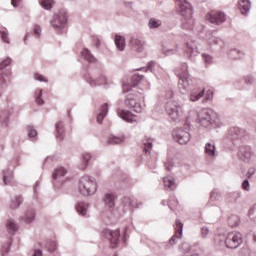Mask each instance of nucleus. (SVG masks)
Segmentation results:
<instances>
[{"mask_svg": "<svg viewBox=\"0 0 256 256\" xmlns=\"http://www.w3.org/2000/svg\"><path fill=\"white\" fill-rule=\"evenodd\" d=\"M197 121L205 129H217L221 127L219 115L211 108H202L197 112Z\"/></svg>", "mask_w": 256, "mask_h": 256, "instance_id": "nucleus-1", "label": "nucleus"}, {"mask_svg": "<svg viewBox=\"0 0 256 256\" xmlns=\"http://www.w3.org/2000/svg\"><path fill=\"white\" fill-rule=\"evenodd\" d=\"M178 13L183 17L182 29L190 31L193 29L195 21L193 20V6L188 0H175Z\"/></svg>", "mask_w": 256, "mask_h": 256, "instance_id": "nucleus-2", "label": "nucleus"}, {"mask_svg": "<svg viewBox=\"0 0 256 256\" xmlns=\"http://www.w3.org/2000/svg\"><path fill=\"white\" fill-rule=\"evenodd\" d=\"M175 74L177 75L179 91L182 95H187L189 91L193 88V79L189 75V70L186 63H182L176 70Z\"/></svg>", "mask_w": 256, "mask_h": 256, "instance_id": "nucleus-3", "label": "nucleus"}, {"mask_svg": "<svg viewBox=\"0 0 256 256\" xmlns=\"http://www.w3.org/2000/svg\"><path fill=\"white\" fill-rule=\"evenodd\" d=\"M169 96L170 99L165 104V111L171 121H181V117H183V104L173 99V92H170Z\"/></svg>", "mask_w": 256, "mask_h": 256, "instance_id": "nucleus-4", "label": "nucleus"}, {"mask_svg": "<svg viewBox=\"0 0 256 256\" xmlns=\"http://www.w3.org/2000/svg\"><path fill=\"white\" fill-rule=\"evenodd\" d=\"M78 191L84 197H89V195H95L97 193V180L93 176H83L78 185Z\"/></svg>", "mask_w": 256, "mask_h": 256, "instance_id": "nucleus-5", "label": "nucleus"}, {"mask_svg": "<svg viewBox=\"0 0 256 256\" xmlns=\"http://www.w3.org/2000/svg\"><path fill=\"white\" fill-rule=\"evenodd\" d=\"M67 20V11L60 10L52 17L50 25L59 35H63L67 29Z\"/></svg>", "mask_w": 256, "mask_h": 256, "instance_id": "nucleus-6", "label": "nucleus"}, {"mask_svg": "<svg viewBox=\"0 0 256 256\" xmlns=\"http://www.w3.org/2000/svg\"><path fill=\"white\" fill-rule=\"evenodd\" d=\"M9 65H11V58H6L0 63V97L1 93L7 89V81L11 75V70L7 69Z\"/></svg>", "mask_w": 256, "mask_h": 256, "instance_id": "nucleus-7", "label": "nucleus"}, {"mask_svg": "<svg viewBox=\"0 0 256 256\" xmlns=\"http://www.w3.org/2000/svg\"><path fill=\"white\" fill-rule=\"evenodd\" d=\"M243 243V234L240 232H230L226 236L225 245L227 249H237Z\"/></svg>", "mask_w": 256, "mask_h": 256, "instance_id": "nucleus-8", "label": "nucleus"}, {"mask_svg": "<svg viewBox=\"0 0 256 256\" xmlns=\"http://www.w3.org/2000/svg\"><path fill=\"white\" fill-rule=\"evenodd\" d=\"M172 137L179 145H187L191 141V134L185 128H176L172 133Z\"/></svg>", "mask_w": 256, "mask_h": 256, "instance_id": "nucleus-9", "label": "nucleus"}, {"mask_svg": "<svg viewBox=\"0 0 256 256\" xmlns=\"http://www.w3.org/2000/svg\"><path fill=\"white\" fill-rule=\"evenodd\" d=\"M85 81L90 85V87H99L100 85H104L105 89L109 87V79L107 76L100 75L98 78L93 77L91 74H84Z\"/></svg>", "mask_w": 256, "mask_h": 256, "instance_id": "nucleus-10", "label": "nucleus"}, {"mask_svg": "<svg viewBox=\"0 0 256 256\" xmlns=\"http://www.w3.org/2000/svg\"><path fill=\"white\" fill-rule=\"evenodd\" d=\"M102 235L105 237V239L110 241L111 248L116 249V247L119 245V237H121V232L119 230H110L106 228L102 230Z\"/></svg>", "mask_w": 256, "mask_h": 256, "instance_id": "nucleus-11", "label": "nucleus"}, {"mask_svg": "<svg viewBox=\"0 0 256 256\" xmlns=\"http://www.w3.org/2000/svg\"><path fill=\"white\" fill-rule=\"evenodd\" d=\"M125 106L133 109L135 113H143V105L137 101V94H128L125 100Z\"/></svg>", "mask_w": 256, "mask_h": 256, "instance_id": "nucleus-12", "label": "nucleus"}, {"mask_svg": "<svg viewBox=\"0 0 256 256\" xmlns=\"http://www.w3.org/2000/svg\"><path fill=\"white\" fill-rule=\"evenodd\" d=\"M251 157H253V150L251 149V146L244 145L239 147L238 159H240V161L250 163Z\"/></svg>", "mask_w": 256, "mask_h": 256, "instance_id": "nucleus-13", "label": "nucleus"}, {"mask_svg": "<svg viewBox=\"0 0 256 256\" xmlns=\"http://www.w3.org/2000/svg\"><path fill=\"white\" fill-rule=\"evenodd\" d=\"M176 233L170 238L169 245L173 247V245H177V241L183 237V223L181 221L176 220Z\"/></svg>", "mask_w": 256, "mask_h": 256, "instance_id": "nucleus-14", "label": "nucleus"}, {"mask_svg": "<svg viewBox=\"0 0 256 256\" xmlns=\"http://www.w3.org/2000/svg\"><path fill=\"white\" fill-rule=\"evenodd\" d=\"M208 21L213 25H221V23H225V13L212 11L208 14Z\"/></svg>", "mask_w": 256, "mask_h": 256, "instance_id": "nucleus-15", "label": "nucleus"}, {"mask_svg": "<svg viewBox=\"0 0 256 256\" xmlns=\"http://www.w3.org/2000/svg\"><path fill=\"white\" fill-rule=\"evenodd\" d=\"M130 46L133 51H136V53H143V51H145V40L137 37H131Z\"/></svg>", "mask_w": 256, "mask_h": 256, "instance_id": "nucleus-16", "label": "nucleus"}, {"mask_svg": "<svg viewBox=\"0 0 256 256\" xmlns=\"http://www.w3.org/2000/svg\"><path fill=\"white\" fill-rule=\"evenodd\" d=\"M141 81H143V75L134 74L131 77L130 83L123 85L124 93H129V91H131L133 89V87H137V85H139V83H141Z\"/></svg>", "mask_w": 256, "mask_h": 256, "instance_id": "nucleus-17", "label": "nucleus"}, {"mask_svg": "<svg viewBox=\"0 0 256 256\" xmlns=\"http://www.w3.org/2000/svg\"><path fill=\"white\" fill-rule=\"evenodd\" d=\"M245 137V130L239 127H233L228 131V138L231 141H238V139H243Z\"/></svg>", "mask_w": 256, "mask_h": 256, "instance_id": "nucleus-18", "label": "nucleus"}, {"mask_svg": "<svg viewBox=\"0 0 256 256\" xmlns=\"http://www.w3.org/2000/svg\"><path fill=\"white\" fill-rule=\"evenodd\" d=\"M121 207H123L124 213H127V211L133 212V209L139 206L131 197H124L121 203Z\"/></svg>", "mask_w": 256, "mask_h": 256, "instance_id": "nucleus-19", "label": "nucleus"}, {"mask_svg": "<svg viewBox=\"0 0 256 256\" xmlns=\"http://www.w3.org/2000/svg\"><path fill=\"white\" fill-rule=\"evenodd\" d=\"M35 209L30 208L26 210L24 216L20 217V221H24L26 225H29V223H33L35 221Z\"/></svg>", "mask_w": 256, "mask_h": 256, "instance_id": "nucleus-20", "label": "nucleus"}, {"mask_svg": "<svg viewBox=\"0 0 256 256\" xmlns=\"http://www.w3.org/2000/svg\"><path fill=\"white\" fill-rule=\"evenodd\" d=\"M118 115L121 119H123V121H126L127 123H135V119H133L135 115H133V113H131L129 110L119 109Z\"/></svg>", "mask_w": 256, "mask_h": 256, "instance_id": "nucleus-21", "label": "nucleus"}, {"mask_svg": "<svg viewBox=\"0 0 256 256\" xmlns=\"http://www.w3.org/2000/svg\"><path fill=\"white\" fill-rule=\"evenodd\" d=\"M164 188L167 191H174V189H177V184L175 183V178L171 176H166L163 178Z\"/></svg>", "mask_w": 256, "mask_h": 256, "instance_id": "nucleus-22", "label": "nucleus"}, {"mask_svg": "<svg viewBox=\"0 0 256 256\" xmlns=\"http://www.w3.org/2000/svg\"><path fill=\"white\" fill-rule=\"evenodd\" d=\"M44 247L49 251V253H52V256H60L59 252H57V242L48 240L44 244Z\"/></svg>", "mask_w": 256, "mask_h": 256, "instance_id": "nucleus-23", "label": "nucleus"}, {"mask_svg": "<svg viewBox=\"0 0 256 256\" xmlns=\"http://www.w3.org/2000/svg\"><path fill=\"white\" fill-rule=\"evenodd\" d=\"M239 9L243 15H249V11H251V1L239 0Z\"/></svg>", "mask_w": 256, "mask_h": 256, "instance_id": "nucleus-24", "label": "nucleus"}, {"mask_svg": "<svg viewBox=\"0 0 256 256\" xmlns=\"http://www.w3.org/2000/svg\"><path fill=\"white\" fill-rule=\"evenodd\" d=\"M6 229L10 235H15L19 231V224H16L13 220H7Z\"/></svg>", "mask_w": 256, "mask_h": 256, "instance_id": "nucleus-25", "label": "nucleus"}, {"mask_svg": "<svg viewBox=\"0 0 256 256\" xmlns=\"http://www.w3.org/2000/svg\"><path fill=\"white\" fill-rule=\"evenodd\" d=\"M76 211L79 213V215H82V217H85L87 215V211L89 209V204L85 202H78L76 204Z\"/></svg>", "mask_w": 256, "mask_h": 256, "instance_id": "nucleus-26", "label": "nucleus"}, {"mask_svg": "<svg viewBox=\"0 0 256 256\" xmlns=\"http://www.w3.org/2000/svg\"><path fill=\"white\" fill-rule=\"evenodd\" d=\"M116 48L118 49V51H125V37L116 34L115 35V39H114Z\"/></svg>", "mask_w": 256, "mask_h": 256, "instance_id": "nucleus-27", "label": "nucleus"}, {"mask_svg": "<svg viewBox=\"0 0 256 256\" xmlns=\"http://www.w3.org/2000/svg\"><path fill=\"white\" fill-rule=\"evenodd\" d=\"M107 113H109V104L105 103L102 105L101 110L99 114L97 115V122L98 123H103V119L107 116Z\"/></svg>", "mask_w": 256, "mask_h": 256, "instance_id": "nucleus-28", "label": "nucleus"}, {"mask_svg": "<svg viewBox=\"0 0 256 256\" xmlns=\"http://www.w3.org/2000/svg\"><path fill=\"white\" fill-rule=\"evenodd\" d=\"M188 93H191L189 100L195 103V101H199L200 98L203 97V95H205V89L199 91L198 93L193 91V82H192V88Z\"/></svg>", "mask_w": 256, "mask_h": 256, "instance_id": "nucleus-29", "label": "nucleus"}, {"mask_svg": "<svg viewBox=\"0 0 256 256\" xmlns=\"http://www.w3.org/2000/svg\"><path fill=\"white\" fill-rule=\"evenodd\" d=\"M204 153L207 155V157H215V142L206 143Z\"/></svg>", "mask_w": 256, "mask_h": 256, "instance_id": "nucleus-30", "label": "nucleus"}, {"mask_svg": "<svg viewBox=\"0 0 256 256\" xmlns=\"http://www.w3.org/2000/svg\"><path fill=\"white\" fill-rule=\"evenodd\" d=\"M65 175H67V169H65L62 166H59L54 170L52 177L54 181H57V179H61V177H65Z\"/></svg>", "mask_w": 256, "mask_h": 256, "instance_id": "nucleus-31", "label": "nucleus"}, {"mask_svg": "<svg viewBox=\"0 0 256 256\" xmlns=\"http://www.w3.org/2000/svg\"><path fill=\"white\" fill-rule=\"evenodd\" d=\"M56 128V137L57 139H59L60 141H63V137H65V128L63 125V122L59 121L56 123L55 125Z\"/></svg>", "mask_w": 256, "mask_h": 256, "instance_id": "nucleus-32", "label": "nucleus"}, {"mask_svg": "<svg viewBox=\"0 0 256 256\" xmlns=\"http://www.w3.org/2000/svg\"><path fill=\"white\" fill-rule=\"evenodd\" d=\"M123 141H125V137L111 135V136H109L107 143H108V145H119V144L123 143Z\"/></svg>", "mask_w": 256, "mask_h": 256, "instance_id": "nucleus-33", "label": "nucleus"}, {"mask_svg": "<svg viewBox=\"0 0 256 256\" xmlns=\"http://www.w3.org/2000/svg\"><path fill=\"white\" fill-rule=\"evenodd\" d=\"M22 204H23V197L15 196L10 201V209H19V207H21Z\"/></svg>", "mask_w": 256, "mask_h": 256, "instance_id": "nucleus-34", "label": "nucleus"}, {"mask_svg": "<svg viewBox=\"0 0 256 256\" xmlns=\"http://www.w3.org/2000/svg\"><path fill=\"white\" fill-rule=\"evenodd\" d=\"M104 203L110 209L115 207V195L111 193L106 194L104 197Z\"/></svg>", "mask_w": 256, "mask_h": 256, "instance_id": "nucleus-35", "label": "nucleus"}, {"mask_svg": "<svg viewBox=\"0 0 256 256\" xmlns=\"http://www.w3.org/2000/svg\"><path fill=\"white\" fill-rule=\"evenodd\" d=\"M229 57L230 59L237 61V59H243V57H245V53L241 50L233 49L229 52Z\"/></svg>", "mask_w": 256, "mask_h": 256, "instance_id": "nucleus-36", "label": "nucleus"}, {"mask_svg": "<svg viewBox=\"0 0 256 256\" xmlns=\"http://www.w3.org/2000/svg\"><path fill=\"white\" fill-rule=\"evenodd\" d=\"M82 57H84V59L86 61H88L89 63H95L96 59L95 56H93V54H91V51H89V49L84 48L81 52Z\"/></svg>", "mask_w": 256, "mask_h": 256, "instance_id": "nucleus-37", "label": "nucleus"}, {"mask_svg": "<svg viewBox=\"0 0 256 256\" xmlns=\"http://www.w3.org/2000/svg\"><path fill=\"white\" fill-rule=\"evenodd\" d=\"M163 25V22L157 18H150L148 21L149 29H159Z\"/></svg>", "mask_w": 256, "mask_h": 256, "instance_id": "nucleus-38", "label": "nucleus"}, {"mask_svg": "<svg viewBox=\"0 0 256 256\" xmlns=\"http://www.w3.org/2000/svg\"><path fill=\"white\" fill-rule=\"evenodd\" d=\"M39 4L41 5L42 9H45L46 11H51V9H53V5H55V1H53V0H40Z\"/></svg>", "mask_w": 256, "mask_h": 256, "instance_id": "nucleus-39", "label": "nucleus"}, {"mask_svg": "<svg viewBox=\"0 0 256 256\" xmlns=\"http://www.w3.org/2000/svg\"><path fill=\"white\" fill-rule=\"evenodd\" d=\"M0 36L3 43H6L7 45H11V39L9 38V31H7V28L0 29Z\"/></svg>", "mask_w": 256, "mask_h": 256, "instance_id": "nucleus-40", "label": "nucleus"}, {"mask_svg": "<svg viewBox=\"0 0 256 256\" xmlns=\"http://www.w3.org/2000/svg\"><path fill=\"white\" fill-rule=\"evenodd\" d=\"M186 53L189 57H195L197 56V51L195 50L196 47H195V43H187L186 44Z\"/></svg>", "mask_w": 256, "mask_h": 256, "instance_id": "nucleus-41", "label": "nucleus"}, {"mask_svg": "<svg viewBox=\"0 0 256 256\" xmlns=\"http://www.w3.org/2000/svg\"><path fill=\"white\" fill-rule=\"evenodd\" d=\"M4 185H13V172L7 171L3 174Z\"/></svg>", "mask_w": 256, "mask_h": 256, "instance_id": "nucleus-42", "label": "nucleus"}, {"mask_svg": "<svg viewBox=\"0 0 256 256\" xmlns=\"http://www.w3.org/2000/svg\"><path fill=\"white\" fill-rule=\"evenodd\" d=\"M9 117H11V114L9 111H3L0 113V123L1 125H9Z\"/></svg>", "mask_w": 256, "mask_h": 256, "instance_id": "nucleus-43", "label": "nucleus"}, {"mask_svg": "<svg viewBox=\"0 0 256 256\" xmlns=\"http://www.w3.org/2000/svg\"><path fill=\"white\" fill-rule=\"evenodd\" d=\"M82 161L83 163L80 165V169H82L83 171L87 169V165H89V161H91V154L90 153L82 154Z\"/></svg>", "mask_w": 256, "mask_h": 256, "instance_id": "nucleus-44", "label": "nucleus"}, {"mask_svg": "<svg viewBox=\"0 0 256 256\" xmlns=\"http://www.w3.org/2000/svg\"><path fill=\"white\" fill-rule=\"evenodd\" d=\"M43 89H38L35 91V102L37 105H45V100H43Z\"/></svg>", "mask_w": 256, "mask_h": 256, "instance_id": "nucleus-45", "label": "nucleus"}, {"mask_svg": "<svg viewBox=\"0 0 256 256\" xmlns=\"http://www.w3.org/2000/svg\"><path fill=\"white\" fill-rule=\"evenodd\" d=\"M228 225H230V227H237L239 225V217L238 216H231L228 219Z\"/></svg>", "mask_w": 256, "mask_h": 256, "instance_id": "nucleus-46", "label": "nucleus"}, {"mask_svg": "<svg viewBox=\"0 0 256 256\" xmlns=\"http://www.w3.org/2000/svg\"><path fill=\"white\" fill-rule=\"evenodd\" d=\"M27 131H28V137L30 139H36L37 138V130L33 126H28Z\"/></svg>", "mask_w": 256, "mask_h": 256, "instance_id": "nucleus-47", "label": "nucleus"}, {"mask_svg": "<svg viewBox=\"0 0 256 256\" xmlns=\"http://www.w3.org/2000/svg\"><path fill=\"white\" fill-rule=\"evenodd\" d=\"M221 198V193H219L217 190H213L210 194L211 201H219Z\"/></svg>", "mask_w": 256, "mask_h": 256, "instance_id": "nucleus-48", "label": "nucleus"}, {"mask_svg": "<svg viewBox=\"0 0 256 256\" xmlns=\"http://www.w3.org/2000/svg\"><path fill=\"white\" fill-rule=\"evenodd\" d=\"M155 67V61H150L147 64L146 68H140L142 71H145L146 73L150 71V73H153V68Z\"/></svg>", "mask_w": 256, "mask_h": 256, "instance_id": "nucleus-49", "label": "nucleus"}, {"mask_svg": "<svg viewBox=\"0 0 256 256\" xmlns=\"http://www.w3.org/2000/svg\"><path fill=\"white\" fill-rule=\"evenodd\" d=\"M202 59L205 65H211L213 63V57L209 54H202Z\"/></svg>", "mask_w": 256, "mask_h": 256, "instance_id": "nucleus-50", "label": "nucleus"}, {"mask_svg": "<svg viewBox=\"0 0 256 256\" xmlns=\"http://www.w3.org/2000/svg\"><path fill=\"white\" fill-rule=\"evenodd\" d=\"M213 43L214 45H219L220 49H224L225 48V41H223V39L221 38H213Z\"/></svg>", "mask_w": 256, "mask_h": 256, "instance_id": "nucleus-51", "label": "nucleus"}, {"mask_svg": "<svg viewBox=\"0 0 256 256\" xmlns=\"http://www.w3.org/2000/svg\"><path fill=\"white\" fill-rule=\"evenodd\" d=\"M151 149H153V143L149 141L145 142L143 148L144 153H151Z\"/></svg>", "mask_w": 256, "mask_h": 256, "instance_id": "nucleus-52", "label": "nucleus"}, {"mask_svg": "<svg viewBox=\"0 0 256 256\" xmlns=\"http://www.w3.org/2000/svg\"><path fill=\"white\" fill-rule=\"evenodd\" d=\"M11 251V242H7L6 245L2 246V256H5L6 253H9Z\"/></svg>", "mask_w": 256, "mask_h": 256, "instance_id": "nucleus-53", "label": "nucleus"}, {"mask_svg": "<svg viewBox=\"0 0 256 256\" xmlns=\"http://www.w3.org/2000/svg\"><path fill=\"white\" fill-rule=\"evenodd\" d=\"M180 249H182V251L185 253H189L191 251V245H189L187 242H184L181 244Z\"/></svg>", "mask_w": 256, "mask_h": 256, "instance_id": "nucleus-54", "label": "nucleus"}, {"mask_svg": "<svg viewBox=\"0 0 256 256\" xmlns=\"http://www.w3.org/2000/svg\"><path fill=\"white\" fill-rule=\"evenodd\" d=\"M33 31L36 37H41V33H42L41 26H39L38 24H35Z\"/></svg>", "mask_w": 256, "mask_h": 256, "instance_id": "nucleus-55", "label": "nucleus"}, {"mask_svg": "<svg viewBox=\"0 0 256 256\" xmlns=\"http://www.w3.org/2000/svg\"><path fill=\"white\" fill-rule=\"evenodd\" d=\"M255 173H256L255 167L249 168L247 173H246L247 179H251V177H253V175H255Z\"/></svg>", "mask_w": 256, "mask_h": 256, "instance_id": "nucleus-56", "label": "nucleus"}, {"mask_svg": "<svg viewBox=\"0 0 256 256\" xmlns=\"http://www.w3.org/2000/svg\"><path fill=\"white\" fill-rule=\"evenodd\" d=\"M207 235H209V228L202 227L201 228V237H202V239H207Z\"/></svg>", "mask_w": 256, "mask_h": 256, "instance_id": "nucleus-57", "label": "nucleus"}, {"mask_svg": "<svg viewBox=\"0 0 256 256\" xmlns=\"http://www.w3.org/2000/svg\"><path fill=\"white\" fill-rule=\"evenodd\" d=\"M244 81L246 85H253V83H255V78H253L252 76H246L244 77Z\"/></svg>", "mask_w": 256, "mask_h": 256, "instance_id": "nucleus-58", "label": "nucleus"}, {"mask_svg": "<svg viewBox=\"0 0 256 256\" xmlns=\"http://www.w3.org/2000/svg\"><path fill=\"white\" fill-rule=\"evenodd\" d=\"M34 79L36 80V81H40V82H44V83H47V79H45L44 77H43V75H40V74H35L34 75Z\"/></svg>", "mask_w": 256, "mask_h": 256, "instance_id": "nucleus-59", "label": "nucleus"}, {"mask_svg": "<svg viewBox=\"0 0 256 256\" xmlns=\"http://www.w3.org/2000/svg\"><path fill=\"white\" fill-rule=\"evenodd\" d=\"M242 189H244V191H249V180L248 179H245L242 182Z\"/></svg>", "mask_w": 256, "mask_h": 256, "instance_id": "nucleus-60", "label": "nucleus"}, {"mask_svg": "<svg viewBox=\"0 0 256 256\" xmlns=\"http://www.w3.org/2000/svg\"><path fill=\"white\" fill-rule=\"evenodd\" d=\"M93 41L96 49H99L101 47V39H99V37H94Z\"/></svg>", "mask_w": 256, "mask_h": 256, "instance_id": "nucleus-61", "label": "nucleus"}, {"mask_svg": "<svg viewBox=\"0 0 256 256\" xmlns=\"http://www.w3.org/2000/svg\"><path fill=\"white\" fill-rule=\"evenodd\" d=\"M173 203H174V205H177V200H173L172 202L171 201H169L168 202V207H169V209H171V211H173Z\"/></svg>", "mask_w": 256, "mask_h": 256, "instance_id": "nucleus-62", "label": "nucleus"}, {"mask_svg": "<svg viewBox=\"0 0 256 256\" xmlns=\"http://www.w3.org/2000/svg\"><path fill=\"white\" fill-rule=\"evenodd\" d=\"M22 0H12L11 3L13 7H19V4L21 3Z\"/></svg>", "mask_w": 256, "mask_h": 256, "instance_id": "nucleus-63", "label": "nucleus"}, {"mask_svg": "<svg viewBox=\"0 0 256 256\" xmlns=\"http://www.w3.org/2000/svg\"><path fill=\"white\" fill-rule=\"evenodd\" d=\"M33 256H43V251H41V250H35Z\"/></svg>", "mask_w": 256, "mask_h": 256, "instance_id": "nucleus-64", "label": "nucleus"}]
</instances>
